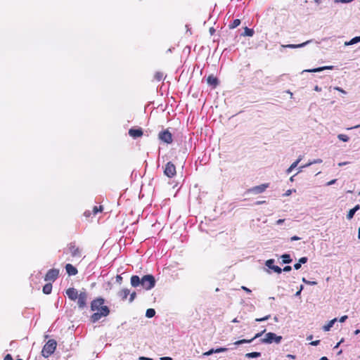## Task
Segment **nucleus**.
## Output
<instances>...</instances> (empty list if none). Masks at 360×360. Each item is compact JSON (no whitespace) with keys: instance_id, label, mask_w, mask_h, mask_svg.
Returning <instances> with one entry per match:
<instances>
[{"instance_id":"nucleus-1","label":"nucleus","mask_w":360,"mask_h":360,"mask_svg":"<svg viewBox=\"0 0 360 360\" xmlns=\"http://www.w3.org/2000/svg\"><path fill=\"white\" fill-rule=\"evenodd\" d=\"M104 304L105 300L102 297H97L91 301V310L95 312L90 316L91 322L96 323L101 318L109 315L110 309Z\"/></svg>"},{"instance_id":"nucleus-2","label":"nucleus","mask_w":360,"mask_h":360,"mask_svg":"<svg viewBox=\"0 0 360 360\" xmlns=\"http://www.w3.org/2000/svg\"><path fill=\"white\" fill-rule=\"evenodd\" d=\"M66 254H70L73 259H79L82 255V250L76 245L75 242H71L68 245Z\"/></svg>"},{"instance_id":"nucleus-3","label":"nucleus","mask_w":360,"mask_h":360,"mask_svg":"<svg viewBox=\"0 0 360 360\" xmlns=\"http://www.w3.org/2000/svg\"><path fill=\"white\" fill-rule=\"evenodd\" d=\"M57 342L55 340H49L44 345L41 350V354L43 356L47 358L50 356L56 350Z\"/></svg>"},{"instance_id":"nucleus-4","label":"nucleus","mask_w":360,"mask_h":360,"mask_svg":"<svg viewBox=\"0 0 360 360\" xmlns=\"http://www.w3.org/2000/svg\"><path fill=\"white\" fill-rule=\"evenodd\" d=\"M155 285V279L153 275H145L141 278V286L146 290L152 289Z\"/></svg>"},{"instance_id":"nucleus-5","label":"nucleus","mask_w":360,"mask_h":360,"mask_svg":"<svg viewBox=\"0 0 360 360\" xmlns=\"http://www.w3.org/2000/svg\"><path fill=\"white\" fill-rule=\"evenodd\" d=\"M282 340V337L276 335L274 333H268L266 334L265 338L261 340L262 343L271 344L272 342L279 343Z\"/></svg>"},{"instance_id":"nucleus-6","label":"nucleus","mask_w":360,"mask_h":360,"mask_svg":"<svg viewBox=\"0 0 360 360\" xmlns=\"http://www.w3.org/2000/svg\"><path fill=\"white\" fill-rule=\"evenodd\" d=\"M164 174L169 178H173L176 174L175 165L171 162H167L165 167Z\"/></svg>"},{"instance_id":"nucleus-7","label":"nucleus","mask_w":360,"mask_h":360,"mask_svg":"<svg viewBox=\"0 0 360 360\" xmlns=\"http://www.w3.org/2000/svg\"><path fill=\"white\" fill-rule=\"evenodd\" d=\"M59 275V270L57 269H49L45 275L44 280L46 281H55Z\"/></svg>"},{"instance_id":"nucleus-8","label":"nucleus","mask_w":360,"mask_h":360,"mask_svg":"<svg viewBox=\"0 0 360 360\" xmlns=\"http://www.w3.org/2000/svg\"><path fill=\"white\" fill-rule=\"evenodd\" d=\"M87 298H88V295H87L86 292H85V291L80 292V293L79 294V296L77 297V305H78L79 308L84 309V307H86Z\"/></svg>"},{"instance_id":"nucleus-9","label":"nucleus","mask_w":360,"mask_h":360,"mask_svg":"<svg viewBox=\"0 0 360 360\" xmlns=\"http://www.w3.org/2000/svg\"><path fill=\"white\" fill-rule=\"evenodd\" d=\"M159 139L166 143H171L173 141L172 135L168 129L160 131L158 134Z\"/></svg>"},{"instance_id":"nucleus-10","label":"nucleus","mask_w":360,"mask_h":360,"mask_svg":"<svg viewBox=\"0 0 360 360\" xmlns=\"http://www.w3.org/2000/svg\"><path fill=\"white\" fill-rule=\"evenodd\" d=\"M269 186V184H262L259 186H254L248 190V193L254 194H259L265 191V190Z\"/></svg>"},{"instance_id":"nucleus-11","label":"nucleus","mask_w":360,"mask_h":360,"mask_svg":"<svg viewBox=\"0 0 360 360\" xmlns=\"http://www.w3.org/2000/svg\"><path fill=\"white\" fill-rule=\"evenodd\" d=\"M128 133L129 135L134 139L141 137L143 134V130L140 127L137 129L131 128Z\"/></svg>"},{"instance_id":"nucleus-12","label":"nucleus","mask_w":360,"mask_h":360,"mask_svg":"<svg viewBox=\"0 0 360 360\" xmlns=\"http://www.w3.org/2000/svg\"><path fill=\"white\" fill-rule=\"evenodd\" d=\"M78 291L74 288H70L66 290V295L68 298L72 301H75L79 296Z\"/></svg>"},{"instance_id":"nucleus-13","label":"nucleus","mask_w":360,"mask_h":360,"mask_svg":"<svg viewBox=\"0 0 360 360\" xmlns=\"http://www.w3.org/2000/svg\"><path fill=\"white\" fill-rule=\"evenodd\" d=\"M274 260L271 259H268L266 262L265 264L267 267L274 270L276 273L281 274L282 272L281 268L279 267L278 266L274 265Z\"/></svg>"},{"instance_id":"nucleus-14","label":"nucleus","mask_w":360,"mask_h":360,"mask_svg":"<svg viewBox=\"0 0 360 360\" xmlns=\"http://www.w3.org/2000/svg\"><path fill=\"white\" fill-rule=\"evenodd\" d=\"M266 330H262V332L260 333H257L252 339L250 340H246V339H243V340H238L236 342H234V345H241V344H243V343H250L251 342L252 340H254L255 339L257 338H259L260 336H262V335L265 332Z\"/></svg>"},{"instance_id":"nucleus-15","label":"nucleus","mask_w":360,"mask_h":360,"mask_svg":"<svg viewBox=\"0 0 360 360\" xmlns=\"http://www.w3.org/2000/svg\"><path fill=\"white\" fill-rule=\"evenodd\" d=\"M65 270H66L67 274L69 276H75V275H76L78 273V271H77V268L75 267L71 264H67L65 265Z\"/></svg>"},{"instance_id":"nucleus-16","label":"nucleus","mask_w":360,"mask_h":360,"mask_svg":"<svg viewBox=\"0 0 360 360\" xmlns=\"http://www.w3.org/2000/svg\"><path fill=\"white\" fill-rule=\"evenodd\" d=\"M207 82L209 85L212 86L213 88H215L219 84L218 79L213 75L208 76V77L207 79Z\"/></svg>"},{"instance_id":"nucleus-17","label":"nucleus","mask_w":360,"mask_h":360,"mask_svg":"<svg viewBox=\"0 0 360 360\" xmlns=\"http://www.w3.org/2000/svg\"><path fill=\"white\" fill-rule=\"evenodd\" d=\"M131 285L134 288L138 287L141 285V278L138 276H132L131 277Z\"/></svg>"},{"instance_id":"nucleus-18","label":"nucleus","mask_w":360,"mask_h":360,"mask_svg":"<svg viewBox=\"0 0 360 360\" xmlns=\"http://www.w3.org/2000/svg\"><path fill=\"white\" fill-rule=\"evenodd\" d=\"M130 294V290L127 288H123L118 292V296L122 300H125Z\"/></svg>"},{"instance_id":"nucleus-19","label":"nucleus","mask_w":360,"mask_h":360,"mask_svg":"<svg viewBox=\"0 0 360 360\" xmlns=\"http://www.w3.org/2000/svg\"><path fill=\"white\" fill-rule=\"evenodd\" d=\"M360 209V205H356L354 208L351 209L347 214V219H352L355 214V212L359 210Z\"/></svg>"},{"instance_id":"nucleus-20","label":"nucleus","mask_w":360,"mask_h":360,"mask_svg":"<svg viewBox=\"0 0 360 360\" xmlns=\"http://www.w3.org/2000/svg\"><path fill=\"white\" fill-rule=\"evenodd\" d=\"M332 69H333V66H324V67H321V68H314V69H311V70H307L306 71L309 72H321L324 70H332Z\"/></svg>"},{"instance_id":"nucleus-21","label":"nucleus","mask_w":360,"mask_h":360,"mask_svg":"<svg viewBox=\"0 0 360 360\" xmlns=\"http://www.w3.org/2000/svg\"><path fill=\"white\" fill-rule=\"evenodd\" d=\"M337 321V319L335 318L330 320L326 325L323 326V330L324 331H329L330 328L333 327V324Z\"/></svg>"},{"instance_id":"nucleus-22","label":"nucleus","mask_w":360,"mask_h":360,"mask_svg":"<svg viewBox=\"0 0 360 360\" xmlns=\"http://www.w3.org/2000/svg\"><path fill=\"white\" fill-rule=\"evenodd\" d=\"M308 43H309V41L303 42L302 44H288V45H285V46H283V47H286V48H290V49H296V48L303 47L304 46H305Z\"/></svg>"},{"instance_id":"nucleus-23","label":"nucleus","mask_w":360,"mask_h":360,"mask_svg":"<svg viewBox=\"0 0 360 360\" xmlns=\"http://www.w3.org/2000/svg\"><path fill=\"white\" fill-rule=\"evenodd\" d=\"M52 290V284L51 283H46L43 287V292L44 294L49 295L51 292Z\"/></svg>"},{"instance_id":"nucleus-24","label":"nucleus","mask_w":360,"mask_h":360,"mask_svg":"<svg viewBox=\"0 0 360 360\" xmlns=\"http://www.w3.org/2000/svg\"><path fill=\"white\" fill-rule=\"evenodd\" d=\"M165 78L164 73L162 72H156L154 75V79L156 81H161Z\"/></svg>"},{"instance_id":"nucleus-25","label":"nucleus","mask_w":360,"mask_h":360,"mask_svg":"<svg viewBox=\"0 0 360 360\" xmlns=\"http://www.w3.org/2000/svg\"><path fill=\"white\" fill-rule=\"evenodd\" d=\"M261 356V353L260 352H250V353H247L245 354V356L247 358H257V357H259Z\"/></svg>"},{"instance_id":"nucleus-26","label":"nucleus","mask_w":360,"mask_h":360,"mask_svg":"<svg viewBox=\"0 0 360 360\" xmlns=\"http://www.w3.org/2000/svg\"><path fill=\"white\" fill-rule=\"evenodd\" d=\"M240 24V20L239 19H235L229 25L230 29H234L239 26Z\"/></svg>"},{"instance_id":"nucleus-27","label":"nucleus","mask_w":360,"mask_h":360,"mask_svg":"<svg viewBox=\"0 0 360 360\" xmlns=\"http://www.w3.org/2000/svg\"><path fill=\"white\" fill-rule=\"evenodd\" d=\"M284 264H289L292 262L290 255L284 254L281 256Z\"/></svg>"},{"instance_id":"nucleus-28","label":"nucleus","mask_w":360,"mask_h":360,"mask_svg":"<svg viewBox=\"0 0 360 360\" xmlns=\"http://www.w3.org/2000/svg\"><path fill=\"white\" fill-rule=\"evenodd\" d=\"M302 160V158L300 157L295 162H294L291 165L290 167L288 169L287 172L289 173L294 168H295L297 167V165H298V163L301 161Z\"/></svg>"},{"instance_id":"nucleus-29","label":"nucleus","mask_w":360,"mask_h":360,"mask_svg":"<svg viewBox=\"0 0 360 360\" xmlns=\"http://www.w3.org/2000/svg\"><path fill=\"white\" fill-rule=\"evenodd\" d=\"M155 311L154 309H148L146 310V316L148 317V318H152L155 316Z\"/></svg>"},{"instance_id":"nucleus-30","label":"nucleus","mask_w":360,"mask_h":360,"mask_svg":"<svg viewBox=\"0 0 360 360\" xmlns=\"http://www.w3.org/2000/svg\"><path fill=\"white\" fill-rule=\"evenodd\" d=\"M253 34H254L253 30L250 29L247 27L245 28V31H244V34H243L244 36L252 37L253 35Z\"/></svg>"},{"instance_id":"nucleus-31","label":"nucleus","mask_w":360,"mask_h":360,"mask_svg":"<svg viewBox=\"0 0 360 360\" xmlns=\"http://www.w3.org/2000/svg\"><path fill=\"white\" fill-rule=\"evenodd\" d=\"M338 139H340V141H342L344 142H347L349 141V138L347 135L346 134H340L338 136Z\"/></svg>"},{"instance_id":"nucleus-32","label":"nucleus","mask_w":360,"mask_h":360,"mask_svg":"<svg viewBox=\"0 0 360 360\" xmlns=\"http://www.w3.org/2000/svg\"><path fill=\"white\" fill-rule=\"evenodd\" d=\"M360 41V36L359 37H356L353 39H352L348 43H346V44L347 45H352V44H354L357 42H359Z\"/></svg>"},{"instance_id":"nucleus-33","label":"nucleus","mask_w":360,"mask_h":360,"mask_svg":"<svg viewBox=\"0 0 360 360\" xmlns=\"http://www.w3.org/2000/svg\"><path fill=\"white\" fill-rule=\"evenodd\" d=\"M103 210V207L102 205L99 207L94 206L93 208V212L94 214H96L98 212H101Z\"/></svg>"},{"instance_id":"nucleus-34","label":"nucleus","mask_w":360,"mask_h":360,"mask_svg":"<svg viewBox=\"0 0 360 360\" xmlns=\"http://www.w3.org/2000/svg\"><path fill=\"white\" fill-rule=\"evenodd\" d=\"M322 162V160L321 159H316V160H314L311 162H309L308 164H307L306 165L303 166V167H307L309 165H311L312 164H316V163H321Z\"/></svg>"},{"instance_id":"nucleus-35","label":"nucleus","mask_w":360,"mask_h":360,"mask_svg":"<svg viewBox=\"0 0 360 360\" xmlns=\"http://www.w3.org/2000/svg\"><path fill=\"white\" fill-rule=\"evenodd\" d=\"M270 317H271V316H270V315H267V316H264V317H262V318H257V319H255V321H257V322H262V321H264L268 320Z\"/></svg>"},{"instance_id":"nucleus-36","label":"nucleus","mask_w":360,"mask_h":360,"mask_svg":"<svg viewBox=\"0 0 360 360\" xmlns=\"http://www.w3.org/2000/svg\"><path fill=\"white\" fill-rule=\"evenodd\" d=\"M302 281L304 283L311 285H315L317 284V283L316 281H307L305 278H302Z\"/></svg>"},{"instance_id":"nucleus-37","label":"nucleus","mask_w":360,"mask_h":360,"mask_svg":"<svg viewBox=\"0 0 360 360\" xmlns=\"http://www.w3.org/2000/svg\"><path fill=\"white\" fill-rule=\"evenodd\" d=\"M226 351H227V348H226V347H219V348L214 349V353L224 352Z\"/></svg>"},{"instance_id":"nucleus-38","label":"nucleus","mask_w":360,"mask_h":360,"mask_svg":"<svg viewBox=\"0 0 360 360\" xmlns=\"http://www.w3.org/2000/svg\"><path fill=\"white\" fill-rule=\"evenodd\" d=\"M214 353V349H211L203 354L204 356H210Z\"/></svg>"},{"instance_id":"nucleus-39","label":"nucleus","mask_w":360,"mask_h":360,"mask_svg":"<svg viewBox=\"0 0 360 360\" xmlns=\"http://www.w3.org/2000/svg\"><path fill=\"white\" fill-rule=\"evenodd\" d=\"M307 260H308L307 257H301V258L299 259V262H300V264H305V263H307Z\"/></svg>"},{"instance_id":"nucleus-40","label":"nucleus","mask_w":360,"mask_h":360,"mask_svg":"<svg viewBox=\"0 0 360 360\" xmlns=\"http://www.w3.org/2000/svg\"><path fill=\"white\" fill-rule=\"evenodd\" d=\"M129 295H130L129 302H131L135 299L136 294L135 292H133L132 293H131Z\"/></svg>"},{"instance_id":"nucleus-41","label":"nucleus","mask_w":360,"mask_h":360,"mask_svg":"<svg viewBox=\"0 0 360 360\" xmlns=\"http://www.w3.org/2000/svg\"><path fill=\"white\" fill-rule=\"evenodd\" d=\"M334 89L338 91H340V92H341L342 94H346V91L344 89H342V88L339 87V86H335L334 88Z\"/></svg>"},{"instance_id":"nucleus-42","label":"nucleus","mask_w":360,"mask_h":360,"mask_svg":"<svg viewBox=\"0 0 360 360\" xmlns=\"http://www.w3.org/2000/svg\"><path fill=\"white\" fill-rule=\"evenodd\" d=\"M116 281L118 283L121 284L122 282V277L120 275H117V276H116Z\"/></svg>"},{"instance_id":"nucleus-43","label":"nucleus","mask_w":360,"mask_h":360,"mask_svg":"<svg viewBox=\"0 0 360 360\" xmlns=\"http://www.w3.org/2000/svg\"><path fill=\"white\" fill-rule=\"evenodd\" d=\"M347 315L342 316L339 319V321L341 322V323H343V322H345L347 320Z\"/></svg>"},{"instance_id":"nucleus-44","label":"nucleus","mask_w":360,"mask_h":360,"mask_svg":"<svg viewBox=\"0 0 360 360\" xmlns=\"http://www.w3.org/2000/svg\"><path fill=\"white\" fill-rule=\"evenodd\" d=\"M4 360H13L12 356L10 354H8L5 356Z\"/></svg>"},{"instance_id":"nucleus-45","label":"nucleus","mask_w":360,"mask_h":360,"mask_svg":"<svg viewBox=\"0 0 360 360\" xmlns=\"http://www.w3.org/2000/svg\"><path fill=\"white\" fill-rule=\"evenodd\" d=\"M294 268L296 269V270H298L301 268V264L300 262H297L296 264H294Z\"/></svg>"},{"instance_id":"nucleus-46","label":"nucleus","mask_w":360,"mask_h":360,"mask_svg":"<svg viewBox=\"0 0 360 360\" xmlns=\"http://www.w3.org/2000/svg\"><path fill=\"white\" fill-rule=\"evenodd\" d=\"M291 269H292V268H291L290 266H285L283 268V271H291Z\"/></svg>"},{"instance_id":"nucleus-47","label":"nucleus","mask_w":360,"mask_h":360,"mask_svg":"<svg viewBox=\"0 0 360 360\" xmlns=\"http://www.w3.org/2000/svg\"><path fill=\"white\" fill-rule=\"evenodd\" d=\"M319 342H320V340H315V341L311 342L310 344L311 345L316 346L319 344Z\"/></svg>"},{"instance_id":"nucleus-48","label":"nucleus","mask_w":360,"mask_h":360,"mask_svg":"<svg viewBox=\"0 0 360 360\" xmlns=\"http://www.w3.org/2000/svg\"><path fill=\"white\" fill-rule=\"evenodd\" d=\"M242 289L243 290H245V292H251V290L249 288H246L245 286H242Z\"/></svg>"},{"instance_id":"nucleus-49","label":"nucleus","mask_w":360,"mask_h":360,"mask_svg":"<svg viewBox=\"0 0 360 360\" xmlns=\"http://www.w3.org/2000/svg\"><path fill=\"white\" fill-rule=\"evenodd\" d=\"M302 289H303V286H302V285H301L300 290H298V291L296 292L295 295H296V296L300 295Z\"/></svg>"},{"instance_id":"nucleus-50","label":"nucleus","mask_w":360,"mask_h":360,"mask_svg":"<svg viewBox=\"0 0 360 360\" xmlns=\"http://www.w3.org/2000/svg\"><path fill=\"white\" fill-rule=\"evenodd\" d=\"M314 90H315L316 91H321V88L316 85V86H315V87H314Z\"/></svg>"},{"instance_id":"nucleus-51","label":"nucleus","mask_w":360,"mask_h":360,"mask_svg":"<svg viewBox=\"0 0 360 360\" xmlns=\"http://www.w3.org/2000/svg\"><path fill=\"white\" fill-rule=\"evenodd\" d=\"M160 359L161 360H172V358L169 357V356H165V357H162Z\"/></svg>"},{"instance_id":"nucleus-52","label":"nucleus","mask_w":360,"mask_h":360,"mask_svg":"<svg viewBox=\"0 0 360 360\" xmlns=\"http://www.w3.org/2000/svg\"><path fill=\"white\" fill-rule=\"evenodd\" d=\"M300 240V238H299V237H297V236H292V237L291 238V240Z\"/></svg>"},{"instance_id":"nucleus-53","label":"nucleus","mask_w":360,"mask_h":360,"mask_svg":"<svg viewBox=\"0 0 360 360\" xmlns=\"http://www.w3.org/2000/svg\"><path fill=\"white\" fill-rule=\"evenodd\" d=\"M342 3H349L352 1L353 0H340Z\"/></svg>"},{"instance_id":"nucleus-54","label":"nucleus","mask_w":360,"mask_h":360,"mask_svg":"<svg viewBox=\"0 0 360 360\" xmlns=\"http://www.w3.org/2000/svg\"><path fill=\"white\" fill-rule=\"evenodd\" d=\"M336 179H333L328 183V185L333 184L335 182Z\"/></svg>"},{"instance_id":"nucleus-55","label":"nucleus","mask_w":360,"mask_h":360,"mask_svg":"<svg viewBox=\"0 0 360 360\" xmlns=\"http://www.w3.org/2000/svg\"><path fill=\"white\" fill-rule=\"evenodd\" d=\"M141 360H153L152 359L148 358V357H141Z\"/></svg>"},{"instance_id":"nucleus-56","label":"nucleus","mask_w":360,"mask_h":360,"mask_svg":"<svg viewBox=\"0 0 360 360\" xmlns=\"http://www.w3.org/2000/svg\"><path fill=\"white\" fill-rule=\"evenodd\" d=\"M283 221H284V219H278L276 223L278 224H282Z\"/></svg>"},{"instance_id":"nucleus-57","label":"nucleus","mask_w":360,"mask_h":360,"mask_svg":"<svg viewBox=\"0 0 360 360\" xmlns=\"http://www.w3.org/2000/svg\"><path fill=\"white\" fill-rule=\"evenodd\" d=\"M287 357L292 358V359H295V356L294 355H292V354H288Z\"/></svg>"},{"instance_id":"nucleus-58","label":"nucleus","mask_w":360,"mask_h":360,"mask_svg":"<svg viewBox=\"0 0 360 360\" xmlns=\"http://www.w3.org/2000/svg\"><path fill=\"white\" fill-rule=\"evenodd\" d=\"M347 164V162H340L338 164L339 166H342V165H345Z\"/></svg>"},{"instance_id":"nucleus-59","label":"nucleus","mask_w":360,"mask_h":360,"mask_svg":"<svg viewBox=\"0 0 360 360\" xmlns=\"http://www.w3.org/2000/svg\"><path fill=\"white\" fill-rule=\"evenodd\" d=\"M320 360H328V359L326 356H323L320 359Z\"/></svg>"},{"instance_id":"nucleus-60","label":"nucleus","mask_w":360,"mask_h":360,"mask_svg":"<svg viewBox=\"0 0 360 360\" xmlns=\"http://www.w3.org/2000/svg\"><path fill=\"white\" fill-rule=\"evenodd\" d=\"M360 333V330L357 329L354 331V334L357 335Z\"/></svg>"},{"instance_id":"nucleus-61","label":"nucleus","mask_w":360,"mask_h":360,"mask_svg":"<svg viewBox=\"0 0 360 360\" xmlns=\"http://www.w3.org/2000/svg\"><path fill=\"white\" fill-rule=\"evenodd\" d=\"M358 238L360 239V227L359 228V231H358Z\"/></svg>"},{"instance_id":"nucleus-62","label":"nucleus","mask_w":360,"mask_h":360,"mask_svg":"<svg viewBox=\"0 0 360 360\" xmlns=\"http://www.w3.org/2000/svg\"><path fill=\"white\" fill-rule=\"evenodd\" d=\"M263 202H264L263 201H259V202H256V204H257V205H260V204H262V203H263Z\"/></svg>"},{"instance_id":"nucleus-63","label":"nucleus","mask_w":360,"mask_h":360,"mask_svg":"<svg viewBox=\"0 0 360 360\" xmlns=\"http://www.w3.org/2000/svg\"><path fill=\"white\" fill-rule=\"evenodd\" d=\"M233 322H234V323H236V322H238V320H237V319H234L233 320Z\"/></svg>"},{"instance_id":"nucleus-64","label":"nucleus","mask_w":360,"mask_h":360,"mask_svg":"<svg viewBox=\"0 0 360 360\" xmlns=\"http://www.w3.org/2000/svg\"><path fill=\"white\" fill-rule=\"evenodd\" d=\"M359 127H360V124L356 125V126L354 127L353 128H354V129H355V128H359Z\"/></svg>"}]
</instances>
